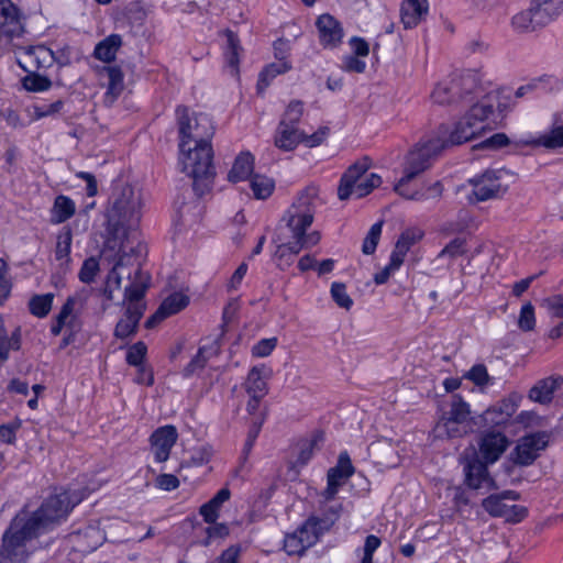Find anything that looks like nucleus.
<instances>
[{"mask_svg":"<svg viewBox=\"0 0 563 563\" xmlns=\"http://www.w3.org/2000/svg\"><path fill=\"white\" fill-rule=\"evenodd\" d=\"M80 501L75 493L64 490L48 496L34 511L22 510L2 536L0 563H21L29 553L26 542L54 529Z\"/></svg>","mask_w":563,"mask_h":563,"instance_id":"nucleus-1","label":"nucleus"},{"mask_svg":"<svg viewBox=\"0 0 563 563\" xmlns=\"http://www.w3.org/2000/svg\"><path fill=\"white\" fill-rule=\"evenodd\" d=\"M176 115L179 130V150L185 155L184 170L192 178V189L198 197L211 190L216 169L211 137L214 129L206 114L189 117L188 108L178 106Z\"/></svg>","mask_w":563,"mask_h":563,"instance_id":"nucleus-2","label":"nucleus"},{"mask_svg":"<svg viewBox=\"0 0 563 563\" xmlns=\"http://www.w3.org/2000/svg\"><path fill=\"white\" fill-rule=\"evenodd\" d=\"M496 107H500L499 93L494 90L483 93L466 114L454 124L449 136L442 139L445 148L470 142L485 131L487 129L485 121L494 114Z\"/></svg>","mask_w":563,"mask_h":563,"instance_id":"nucleus-3","label":"nucleus"},{"mask_svg":"<svg viewBox=\"0 0 563 563\" xmlns=\"http://www.w3.org/2000/svg\"><path fill=\"white\" fill-rule=\"evenodd\" d=\"M317 198L318 189L316 187L310 186L305 188L283 217V221L286 222V225L291 231L292 238L299 239L305 249L318 244L321 239L319 231L306 233L307 229L313 222Z\"/></svg>","mask_w":563,"mask_h":563,"instance_id":"nucleus-4","label":"nucleus"},{"mask_svg":"<svg viewBox=\"0 0 563 563\" xmlns=\"http://www.w3.org/2000/svg\"><path fill=\"white\" fill-rule=\"evenodd\" d=\"M107 219L115 230H135L141 220V197L130 185L115 188L110 198Z\"/></svg>","mask_w":563,"mask_h":563,"instance_id":"nucleus-5","label":"nucleus"},{"mask_svg":"<svg viewBox=\"0 0 563 563\" xmlns=\"http://www.w3.org/2000/svg\"><path fill=\"white\" fill-rule=\"evenodd\" d=\"M151 276L140 275L134 285H128L124 289V300L128 306L114 328V336L125 340L136 334L140 320L142 319L146 305L142 301L150 287Z\"/></svg>","mask_w":563,"mask_h":563,"instance_id":"nucleus-6","label":"nucleus"},{"mask_svg":"<svg viewBox=\"0 0 563 563\" xmlns=\"http://www.w3.org/2000/svg\"><path fill=\"white\" fill-rule=\"evenodd\" d=\"M483 93L484 89L477 82L476 74L467 73L448 85L439 84L432 91V99L439 104H450L460 100L472 102Z\"/></svg>","mask_w":563,"mask_h":563,"instance_id":"nucleus-7","label":"nucleus"},{"mask_svg":"<svg viewBox=\"0 0 563 563\" xmlns=\"http://www.w3.org/2000/svg\"><path fill=\"white\" fill-rule=\"evenodd\" d=\"M459 462L463 467V482L470 489L485 492L497 489L496 481L488 471V466L493 463L481 457L475 449L465 450L460 455Z\"/></svg>","mask_w":563,"mask_h":563,"instance_id":"nucleus-8","label":"nucleus"},{"mask_svg":"<svg viewBox=\"0 0 563 563\" xmlns=\"http://www.w3.org/2000/svg\"><path fill=\"white\" fill-rule=\"evenodd\" d=\"M445 148L441 137L419 142L407 156L404 167V180H412L428 169L432 161Z\"/></svg>","mask_w":563,"mask_h":563,"instance_id":"nucleus-9","label":"nucleus"},{"mask_svg":"<svg viewBox=\"0 0 563 563\" xmlns=\"http://www.w3.org/2000/svg\"><path fill=\"white\" fill-rule=\"evenodd\" d=\"M506 169H488L468 180L473 186L472 195L476 201H486L503 197L508 190V184L503 179L508 175Z\"/></svg>","mask_w":563,"mask_h":563,"instance_id":"nucleus-10","label":"nucleus"},{"mask_svg":"<svg viewBox=\"0 0 563 563\" xmlns=\"http://www.w3.org/2000/svg\"><path fill=\"white\" fill-rule=\"evenodd\" d=\"M550 435L545 431L528 433L521 437L510 453V460L515 465L529 466L540 456L549 445Z\"/></svg>","mask_w":563,"mask_h":563,"instance_id":"nucleus-11","label":"nucleus"},{"mask_svg":"<svg viewBox=\"0 0 563 563\" xmlns=\"http://www.w3.org/2000/svg\"><path fill=\"white\" fill-rule=\"evenodd\" d=\"M146 251V247L141 242L136 245L130 244L128 240L121 243L118 252V260L114 263L115 266L123 271H126V277L131 280L129 285H134L136 278L140 275L150 276L141 268V260Z\"/></svg>","mask_w":563,"mask_h":563,"instance_id":"nucleus-12","label":"nucleus"},{"mask_svg":"<svg viewBox=\"0 0 563 563\" xmlns=\"http://www.w3.org/2000/svg\"><path fill=\"white\" fill-rule=\"evenodd\" d=\"M509 444L510 440L505 433L497 430H489L482 434L477 452L481 457L494 464L506 452Z\"/></svg>","mask_w":563,"mask_h":563,"instance_id":"nucleus-13","label":"nucleus"},{"mask_svg":"<svg viewBox=\"0 0 563 563\" xmlns=\"http://www.w3.org/2000/svg\"><path fill=\"white\" fill-rule=\"evenodd\" d=\"M316 27L319 42L324 48H335L342 43L343 26L333 15L324 13L318 16Z\"/></svg>","mask_w":563,"mask_h":563,"instance_id":"nucleus-14","label":"nucleus"},{"mask_svg":"<svg viewBox=\"0 0 563 563\" xmlns=\"http://www.w3.org/2000/svg\"><path fill=\"white\" fill-rule=\"evenodd\" d=\"M70 542L76 551L91 553L106 541L104 532L96 525H88L69 534Z\"/></svg>","mask_w":563,"mask_h":563,"instance_id":"nucleus-15","label":"nucleus"},{"mask_svg":"<svg viewBox=\"0 0 563 563\" xmlns=\"http://www.w3.org/2000/svg\"><path fill=\"white\" fill-rule=\"evenodd\" d=\"M177 438V430L174 426L161 427L152 433L150 441L156 462L162 463L168 460Z\"/></svg>","mask_w":563,"mask_h":563,"instance_id":"nucleus-16","label":"nucleus"},{"mask_svg":"<svg viewBox=\"0 0 563 563\" xmlns=\"http://www.w3.org/2000/svg\"><path fill=\"white\" fill-rule=\"evenodd\" d=\"M368 166L367 158H365L364 162H357L347 168V170L342 175L338 188V196L340 200H346L351 197L354 186L364 177Z\"/></svg>","mask_w":563,"mask_h":563,"instance_id":"nucleus-17","label":"nucleus"},{"mask_svg":"<svg viewBox=\"0 0 563 563\" xmlns=\"http://www.w3.org/2000/svg\"><path fill=\"white\" fill-rule=\"evenodd\" d=\"M427 13V0H405L401 3L400 16L405 29H412L417 26Z\"/></svg>","mask_w":563,"mask_h":563,"instance_id":"nucleus-18","label":"nucleus"},{"mask_svg":"<svg viewBox=\"0 0 563 563\" xmlns=\"http://www.w3.org/2000/svg\"><path fill=\"white\" fill-rule=\"evenodd\" d=\"M563 384L562 376H551L540 379L529 391V398L539 404H549L554 391Z\"/></svg>","mask_w":563,"mask_h":563,"instance_id":"nucleus-19","label":"nucleus"},{"mask_svg":"<svg viewBox=\"0 0 563 563\" xmlns=\"http://www.w3.org/2000/svg\"><path fill=\"white\" fill-rule=\"evenodd\" d=\"M265 365H256L249 371L243 384L247 395L265 397L268 394V375H265Z\"/></svg>","mask_w":563,"mask_h":563,"instance_id":"nucleus-20","label":"nucleus"},{"mask_svg":"<svg viewBox=\"0 0 563 563\" xmlns=\"http://www.w3.org/2000/svg\"><path fill=\"white\" fill-rule=\"evenodd\" d=\"M0 29L10 35L21 31L20 10L11 0H0Z\"/></svg>","mask_w":563,"mask_h":563,"instance_id":"nucleus-21","label":"nucleus"},{"mask_svg":"<svg viewBox=\"0 0 563 563\" xmlns=\"http://www.w3.org/2000/svg\"><path fill=\"white\" fill-rule=\"evenodd\" d=\"M303 132L298 128H291L279 123L275 134V145L283 151H292L301 143Z\"/></svg>","mask_w":563,"mask_h":563,"instance_id":"nucleus-22","label":"nucleus"},{"mask_svg":"<svg viewBox=\"0 0 563 563\" xmlns=\"http://www.w3.org/2000/svg\"><path fill=\"white\" fill-rule=\"evenodd\" d=\"M536 10L534 4L531 2L528 10L514 15L511 19L514 29L518 32H530L534 31L537 26H542L551 22L548 18H540L541 20L539 21Z\"/></svg>","mask_w":563,"mask_h":563,"instance_id":"nucleus-23","label":"nucleus"},{"mask_svg":"<svg viewBox=\"0 0 563 563\" xmlns=\"http://www.w3.org/2000/svg\"><path fill=\"white\" fill-rule=\"evenodd\" d=\"M254 169V156L250 152H241L234 159L228 174V180L239 183L246 180Z\"/></svg>","mask_w":563,"mask_h":563,"instance_id":"nucleus-24","label":"nucleus"},{"mask_svg":"<svg viewBox=\"0 0 563 563\" xmlns=\"http://www.w3.org/2000/svg\"><path fill=\"white\" fill-rule=\"evenodd\" d=\"M231 492L229 488H221L208 503L200 507L199 514L205 522L216 523L219 517V510L223 503L230 499Z\"/></svg>","mask_w":563,"mask_h":563,"instance_id":"nucleus-25","label":"nucleus"},{"mask_svg":"<svg viewBox=\"0 0 563 563\" xmlns=\"http://www.w3.org/2000/svg\"><path fill=\"white\" fill-rule=\"evenodd\" d=\"M353 473L354 466L347 452H342L339 455L338 464L328 471L327 481L333 482L336 486L341 487Z\"/></svg>","mask_w":563,"mask_h":563,"instance_id":"nucleus-26","label":"nucleus"},{"mask_svg":"<svg viewBox=\"0 0 563 563\" xmlns=\"http://www.w3.org/2000/svg\"><path fill=\"white\" fill-rule=\"evenodd\" d=\"M76 212L75 202L67 196L59 195L55 198L51 209V222L59 224L70 219Z\"/></svg>","mask_w":563,"mask_h":563,"instance_id":"nucleus-27","label":"nucleus"},{"mask_svg":"<svg viewBox=\"0 0 563 563\" xmlns=\"http://www.w3.org/2000/svg\"><path fill=\"white\" fill-rule=\"evenodd\" d=\"M121 45V36L119 34H111L96 45L93 56L104 63H110L114 60Z\"/></svg>","mask_w":563,"mask_h":563,"instance_id":"nucleus-28","label":"nucleus"},{"mask_svg":"<svg viewBox=\"0 0 563 563\" xmlns=\"http://www.w3.org/2000/svg\"><path fill=\"white\" fill-rule=\"evenodd\" d=\"M499 411L498 418H490L492 412H484L482 420L485 427H497L505 424L509 421L512 415L516 412V404L511 399H504L499 404L495 405Z\"/></svg>","mask_w":563,"mask_h":563,"instance_id":"nucleus-29","label":"nucleus"},{"mask_svg":"<svg viewBox=\"0 0 563 563\" xmlns=\"http://www.w3.org/2000/svg\"><path fill=\"white\" fill-rule=\"evenodd\" d=\"M225 35H227V47L224 51L225 62H227V65L232 69V73L234 75H238L239 74V63H240L239 56H240V52L242 51V47L240 45V40H239L238 35L230 30H228L225 32Z\"/></svg>","mask_w":563,"mask_h":563,"instance_id":"nucleus-30","label":"nucleus"},{"mask_svg":"<svg viewBox=\"0 0 563 563\" xmlns=\"http://www.w3.org/2000/svg\"><path fill=\"white\" fill-rule=\"evenodd\" d=\"M290 68H291L290 64L288 62H286L284 58H279L278 62L267 65L260 73L258 81H257V89L260 91L266 89L269 86L271 81L277 75L285 74Z\"/></svg>","mask_w":563,"mask_h":563,"instance_id":"nucleus-31","label":"nucleus"},{"mask_svg":"<svg viewBox=\"0 0 563 563\" xmlns=\"http://www.w3.org/2000/svg\"><path fill=\"white\" fill-rule=\"evenodd\" d=\"M75 305H76V298L73 296H69L66 299L65 303L62 306L58 314L55 317V319L51 325L52 335H54V336L59 335L65 325L73 327V319H70L68 322H67V319L71 316Z\"/></svg>","mask_w":563,"mask_h":563,"instance_id":"nucleus-32","label":"nucleus"},{"mask_svg":"<svg viewBox=\"0 0 563 563\" xmlns=\"http://www.w3.org/2000/svg\"><path fill=\"white\" fill-rule=\"evenodd\" d=\"M423 236L422 231L417 229H407L398 238L393 253L405 260L410 247L420 241Z\"/></svg>","mask_w":563,"mask_h":563,"instance_id":"nucleus-33","label":"nucleus"},{"mask_svg":"<svg viewBox=\"0 0 563 563\" xmlns=\"http://www.w3.org/2000/svg\"><path fill=\"white\" fill-rule=\"evenodd\" d=\"M54 294L47 292L43 295H34L29 300L30 313L37 318H45L53 306Z\"/></svg>","mask_w":563,"mask_h":563,"instance_id":"nucleus-34","label":"nucleus"},{"mask_svg":"<svg viewBox=\"0 0 563 563\" xmlns=\"http://www.w3.org/2000/svg\"><path fill=\"white\" fill-rule=\"evenodd\" d=\"M531 2L537 9L538 18H548L552 21L563 12V0H532Z\"/></svg>","mask_w":563,"mask_h":563,"instance_id":"nucleus-35","label":"nucleus"},{"mask_svg":"<svg viewBox=\"0 0 563 563\" xmlns=\"http://www.w3.org/2000/svg\"><path fill=\"white\" fill-rule=\"evenodd\" d=\"M104 71L108 77V89L107 97L111 96L112 99H117L124 89L123 73L119 66L104 67Z\"/></svg>","mask_w":563,"mask_h":563,"instance_id":"nucleus-36","label":"nucleus"},{"mask_svg":"<svg viewBox=\"0 0 563 563\" xmlns=\"http://www.w3.org/2000/svg\"><path fill=\"white\" fill-rule=\"evenodd\" d=\"M470 413V406L462 396L453 395L449 417L445 418L449 419V423H463L467 421Z\"/></svg>","mask_w":563,"mask_h":563,"instance_id":"nucleus-37","label":"nucleus"},{"mask_svg":"<svg viewBox=\"0 0 563 563\" xmlns=\"http://www.w3.org/2000/svg\"><path fill=\"white\" fill-rule=\"evenodd\" d=\"M250 187L256 199H267L274 191L275 183L272 178L255 174L250 180Z\"/></svg>","mask_w":563,"mask_h":563,"instance_id":"nucleus-38","label":"nucleus"},{"mask_svg":"<svg viewBox=\"0 0 563 563\" xmlns=\"http://www.w3.org/2000/svg\"><path fill=\"white\" fill-rule=\"evenodd\" d=\"M73 241V232L69 227H64L60 232L57 234L56 247H55V258L57 261L69 262L70 249Z\"/></svg>","mask_w":563,"mask_h":563,"instance_id":"nucleus-39","label":"nucleus"},{"mask_svg":"<svg viewBox=\"0 0 563 563\" xmlns=\"http://www.w3.org/2000/svg\"><path fill=\"white\" fill-rule=\"evenodd\" d=\"M305 532L302 530V525L292 533H287L284 539V550L288 555H298L301 556L308 550L302 538L299 537Z\"/></svg>","mask_w":563,"mask_h":563,"instance_id":"nucleus-40","label":"nucleus"},{"mask_svg":"<svg viewBox=\"0 0 563 563\" xmlns=\"http://www.w3.org/2000/svg\"><path fill=\"white\" fill-rule=\"evenodd\" d=\"M188 303V296L181 292H173L161 303V312H165V316L170 317L185 309Z\"/></svg>","mask_w":563,"mask_h":563,"instance_id":"nucleus-41","label":"nucleus"},{"mask_svg":"<svg viewBox=\"0 0 563 563\" xmlns=\"http://www.w3.org/2000/svg\"><path fill=\"white\" fill-rule=\"evenodd\" d=\"M264 419L256 420L252 423V426L249 429L247 437L245 440V443L243 445L242 454H241V464L236 472H242L244 470L245 463L249 459V455L256 442V439L261 432L262 426H263Z\"/></svg>","mask_w":563,"mask_h":563,"instance_id":"nucleus-42","label":"nucleus"},{"mask_svg":"<svg viewBox=\"0 0 563 563\" xmlns=\"http://www.w3.org/2000/svg\"><path fill=\"white\" fill-rule=\"evenodd\" d=\"M532 144L545 148L563 147V125L554 126L550 132L541 134Z\"/></svg>","mask_w":563,"mask_h":563,"instance_id":"nucleus-43","label":"nucleus"},{"mask_svg":"<svg viewBox=\"0 0 563 563\" xmlns=\"http://www.w3.org/2000/svg\"><path fill=\"white\" fill-rule=\"evenodd\" d=\"M22 345L21 328L16 327L10 334L9 340L0 341V365L9 360L10 351H19Z\"/></svg>","mask_w":563,"mask_h":563,"instance_id":"nucleus-44","label":"nucleus"},{"mask_svg":"<svg viewBox=\"0 0 563 563\" xmlns=\"http://www.w3.org/2000/svg\"><path fill=\"white\" fill-rule=\"evenodd\" d=\"M482 506L493 517H508L509 505L505 504L498 494L484 498Z\"/></svg>","mask_w":563,"mask_h":563,"instance_id":"nucleus-45","label":"nucleus"},{"mask_svg":"<svg viewBox=\"0 0 563 563\" xmlns=\"http://www.w3.org/2000/svg\"><path fill=\"white\" fill-rule=\"evenodd\" d=\"M22 85L27 91H46L52 87V80L43 75L31 71L29 75L23 77Z\"/></svg>","mask_w":563,"mask_h":563,"instance_id":"nucleus-46","label":"nucleus"},{"mask_svg":"<svg viewBox=\"0 0 563 563\" xmlns=\"http://www.w3.org/2000/svg\"><path fill=\"white\" fill-rule=\"evenodd\" d=\"M380 184L382 177L375 173H371L357 181L353 188V194H355L357 198L365 197L372 192L373 189L379 187Z\"/></svg>","mask_w":563,"mask_h":563,"instance_id":"nucleus-47","label":"nucleus"},{"mask_svg":"<svg viewBox=\"0 0 563 563\" xmlns=\"http://www.w3.org/2000/svg\"><path fill=\"white\" fill-rule=\"evenodd\" d=\"M303 114V102L300 100H292L287 106L282 120L279 123L285 125L297 128L301 117Z\"/></svg>","mask_w":563,"mask_h":563,"instance_id":"nucleus-48","label":"nucleus"},{"mask_svg":"<svg viewBox=\"0 0 563 563\" xmlns=\"http://www.w3.org/2000/svg\"><path fill=\"white\" fill-rule=\"evenodd\" d=\"M382 229L383 221H378L371 227L362 244V252L365 255H372L375 253L382 235Z\"/></svg>","mask_w":563,"mask_h":563,"instance_id":"nucleus-49","label":"nucleus"},{"mask_svg":"<svg viewBox=\"0 0 563 563\" xmlns=\"http://www.w3.org/2000/svg\"><path fill=\"white\" fill-rule=\"evenodd\" d=\"M443 186L441 181H435L427 187H422L418 190H415L411 196V200L413 201H427L430 199L438 200L442 196Z\"/></svg>","mask_w":563,"mask_h":563,"instance_id":"nucleus-50","label":"nucleus"},{"mask_svg":"<svg viewBox=\"0 0 563 563\" xmlns=\"http://www.w3.org/2000/svg\"><path fill=\"white\" fill-rule=\"evenodd\" d=\"M405 260L391 252L389 263L380 272L374 275V283L383 285L388 282L391 274H394L402 265Z\"/></svg>","mask_w":563,"mask_h":563,"instance_id":"nucleus-51","label":"nucleus"},{"mask_svg":"<svg viewBox=\"0 0 563 563\" xmlns=\"http://www.w3.org/2000/svg\"><path fill=\"white\" fill-rule=\"evenodd\" d=\"M147 347L142 341L131 345L126 352L125 361L129 365L140 367L144 366L143 361L146 356Z\"/></svg>","mask_w":563,"mask_h":563,"instance_id":"nucleus-52","label":"nucleus"},{"mask_svg":"<svg viewBox=\"0 0 563 563\" xmlns=\"http://www.w3.org/2000/svg\"><path fill=\"white\" fill-rule=\"evenodd\" d=\"M331 296L334 302L341 308L349 310L353 306V300L346 292V286L343 283H332Z\"/></svg>","mask_w":563,"mask_h":563,"instance_id":"nucleus-53","label":"nucleus"},{"mask_svg":"<svg viewBox=\"0 0 563 563\" xmlns=\"http://www.w3.org/2000/svg\"><path fill=\"white\" fill-rule=\"evenodd\" d=\"M26 57L35 62L36 68H42L45 67L46 64H52L53 51L43 45H40L36 47H31L26 52Z\"/></svg>","mask_w":563,"mask_h":563,"instance_id":"nucleus-54","label":"nucleus"},{"mask_svg":"<svg viewBox=\"0 0 563 563\" xmlns=\"http://www.w3.org/2000/svg\"><path fill=\"white\" fill-rule=\"evenodd\" d=\"M518 327L520 330L528 332L532 331L536 327L534 308L530 302L521 307Z\"/></svg>","mask_w":563,"mask_h":563,"instance_id":"nucleus-55","label":"nucleus"},{"mask_svg":"<svg viewBox=\"0 0 563 563\" xmlns=\"http://www.w3.org/2000/svg\"><path fill=\"white\" fill-rule=\"evenodd\" d=\"M466 251V240L464 238H455L439 253L438 257L448 256L454 258L465 254Z\"/></svg>","mask_w":563,"mask_h":563,"instance_id":"nucleus-56","label":"nucleus"},{"mask_svg":"<svg viewBox=\"0 0 563 563\" xmlns=\"http://www.w3.org/2000/svg\"><path fill=\"white\" fill-rule=\"evenodd\" d=\"M509 144V139L505 133H495L490 137L474 145L475 150L496 151Z\"/></svg>","mask_w":563,"mask_h":563,"instance_id":"nucleus-57","label":"nucleus"},{"mask_svg":"<svg viewBox=\"0 0 563 563\" xmlns=\"http://www.w3.org/2000/svg\"><path fill=\"white\" fill-rule=\"evenodd\" d=\"M98 271L99 262L95 257L85 260L78 274L79 280L85 284L92 283Z\"/></svg>","mask_w":563,"mask_h":563,"instance_id":"nucleus-58","label":"nucleus"},{"mask_svg":"<svg viewBox=\"0 0 563 563\" xmlns=\"http://www.w3.org/2000/svg\"><path fill=\"white\" fill-rule=\"evenodd\" d=\"M464 378L473 382L476 386H484L488 383L489 376L484 364H475L464 375Z\"/></svg>","mask_w":563,"mask_h":563,"instance_id":"nucleus-59","label":"nucleus"},{"mask_svg":"<svg viewBox=\"0 0 563 563\" xmlns=\"http://www.w3.org/2000/svg\"><path fill=\"white\" fill-rule=\"evenodd\" d=\"M64 107L63 100L58 99L52 103L34 104V115L36 119L51 117L58 113Z\"/></svg>","mask_w":563,"mask_h":563,"instance_id":"nucleus-60","label":"nucleus"},{"mask_svg":"<svg viewBox=\"0 0 563 563\" xmlns=\"http://www.w3.org/2000/svg\"><path fill=\"white\" fill-rule=\"evenodd\" d=\"M277 345V338L262 339L252 347L254 357H266L272 354Z\"/></svg>","mask_w":563,"mask_h":563,"instance_id":"nucleus-61","label":"nucleus"},{"mask_svg":"<svg viewBox=\"0 0 563 563\" xmlns=\"http://www.w3.org/2000/svg\"><path fill=\"white\" fill-rule=\"evenodd\" d=\"M208 362V356L200 354L198 351L197 354L191 358V361L184 367L181 374L183 377L189 378L197 371H201L205 368Z\"/></svg>","mask_w":563,"mask_h":563,"instance_id":"nucleus-62","label":"nucleus"},{"mask_svg":"<svg viewBox=\"0 0 563 563\" xmlns=\"http://www.w3.org/2000/svg\"><path fill=\"white\" fill-rule=\"evenodd\" d=\"M543 306L550 311L553 318H563V294L545 298Z\"/></svg>","mask_w":563,"mask_h":563,"instance_id":"nucleus-63","label":"nucleus"},{"mask_svg":"<svg viewBox=\"0 0 563 563\" xmlns=\"http://www.w3.org/2000/svg\"><path fill=\"white\" fill-rule=\"evenodd\" d=\"M324 517H318V516H310L303 523H302V530L307 529H314V532L320 538L322 534L328 532L332 527H327L325 523H323Z\"/></svg>","mask_w":563,"mask_h":563,"instance_id":"nucleus-64","label":"nucleus"}]
</instances>
